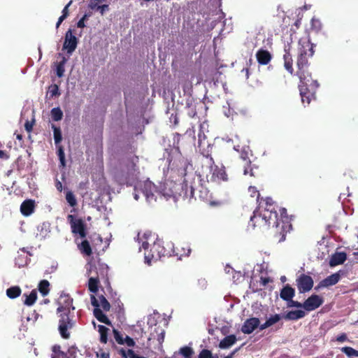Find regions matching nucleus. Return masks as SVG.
Here are the masks:
<instances>
[{
    "label": "nucleus",
    "instance_id": "f257e3e1",
    "mask_svg": "<svg viewBox=\"0 0 358 358\" xmlns=\"http://www.w3.org/2000/svg\"><path fill=\"white\" fill-rule=\"evenodd\" d=\"M73 298L69 294L62 292L58 300L57 314L59 319L58 331L61 337L64 339H69L71 334L69 330L73 328L75 325L74 310L73 306Z\"/></svg>",
    "mask_w": 358,
    "mask_h": 358
},
{
    "label": "nucleus",
    "instance_id": "f03ea898",
    "mask_svg": "<svg viewBox=\"0 0 358 358\" xmlns=\"http://www.w3.org/2000/svg\"><path fill=\"white\" fill-rule=\"evenodd\" d=\"M297 76L300 80L299 85L301 101L303 103L309 104L310 101L315 99V94L320 85L317 80L312 78L308 69L297 71Z\"/></svg>",
    "mask_w": 358,
    "mask_h": 358
},
{
    "label": "nucleus",
    "instance_id": "7ed1b4c3",
    "mask_svg": "<svg viewBox=\"0 0 358 358\" xmlns=\"http://www.w3.org/2000/svg\"><path fill=\"white\" fill-rule=\"evenodd\" d=\"M151 233H145L144 237L147 241H143L140 249L144 250L145 262L150 264L152 262H157L166 255V250L163 246L162 241L156 238L151 240L152 244L148 239H150Z\"/></svg>",
    "mask_w": 358,
    "mask_h": 358
},
{
    "label": "nucleus",
    "instance_id": "20e7f679",
    "mask_svg": "<svg viewBox=\"0 0 358 358\" xmlns=\"http://www.w3.org/2000/svg\"><path fill=\"white\" fill-rule=\"evenodd\" d=\"M279 211L280 217L278 215L277 222H272L271 224L273 227V238L276 242L281 243L285 240L286 235L292 229V225L287 210L285 208H280Z\"/></svg>",
    "mask_w": 358,
    "mask_h": 358
},
{
    "label": "nucleus",
    "instance_id": "39448f33",
    "mask_svg": "<svg viewBox=\"0 0 358 358\" xmlns=\"http://www.w3.org/2000/svg\"><path fill=\"white\" fill-rule=\"evenodd\" d=\"M278 206L275 204L264 205L263 208L259 210L255 211L253 216L250 217V224L254 227L257 224L261 225H271L272 222H277L278 213L276 208Z\"/></svg>",
    "mask_w": 358,
    "mask_h": 358
},
{
    "label": "nucleus",
    "instance_id": "423d86ee",
    "mask_svg": "<svg viewBox=\"0 0 358 358\" xmlns=\"http://www.w3.org/2000/svg\"><path fill=\"white\" fill-rule=\"evenodd\" d=\"M202 155L205 157L207 168L209 169L210 176L206 174L208 182H219L220 181L227 182L229 180L228 175L226 173L225 167L218 166L215 164L214 159L211 154L207 151L202 152Z\"/></svg>",
    "mask_w": 358,
    "mask_h": 358
},
{
    "label": "nucleus",
    "instance_id": "0eeeda50",
    "mask_svg": "<svg viewBox=\"0 0 358 358\" xmlns=\"http://www.w3.org/2000/svg\"><path fill=\"white\" fill-rule=\"evenodd\" d=\"M186 191L185 196L186 198H196L198 196L203 201H210L212 199L211 193L210 192L208 187H204L202 184L199 185L198 187H194L193 186L189 187V191L187 189V185H185Z\"/></svg>",
    "mask_w": 358,
    "mask_h": 358
},
{
    "label": "nucleus",
    "instance_id": "6e6552de",
    "mask_svg": "<svg viewBox=\"0 0 358 358\" xmlns=\"http://www.w3.org/2000/svg\"><path fill=\"white\" fill-rule=\"evenodd\" d=\"M67 220L70 224L71 232L73 234H78L82 238L86 237V224L81 218H76L74 215H69L67 216Z\"/></svg>",
    "mask_w": 358,
    "mask_h": 358
},
{
    "label": "nucleus",
    "instance_id": "1a4fd4ad",
    "mask_svg": "<svg viewBox=\"0 0 358 358\" xmlns=\"http://www.w3.org/2000/svg\"><path fill=\"white\" fill-rule=\"evenodd\" d=\"M139 187L148 201H156V194L159 192L152 182L149 180L143 181L139 184Z\"/></svg>",
    "mask_w": 358,
    "mask_h": 358
},
{
    "label": "nucleus",
    "instance_id": "9d476101",
    "mask_svg": "<svg viewBox=\"0 0 358 358\" xmlns=\"http://www.w3.org/2000/svg\"><path fill=\"white\" fill-rule=\"evenodd\" d=\"M314 281L311 276L301 274L296 279V286L300 293L309 292L313 287Z\"/></svg>",
    "mask_w": 358,
    "mask_h": 358
},
{
    "label": "nucleus",
    "instance_id": "9b49d317",
    "mask_svg": "<svg viewBox=\"0 0 358 358\" xmlns=\"http://www.w3.org/2000/svg\"><path fill=\"white\" fill-rule=\"evenodd\" d=\"M298 54L313 57L314 55V44L311 43L309 38H301L298 43Z\"/></svg>",
    "mask_w": 358,
    "mask_h": 358
},
{
    "label": "nucleus",
    "instance_id": "f8f14e48",
    "mask_svg": "<svg viewBox=\"0 0 358 358\" xmlns=\"http://www.w3.org/2000/svg\"><path fill=\"white\" fill-rule=\"evenodd\" d=\"M78 43V38L73 34L72 30L69 29L65 34L63 49L66 50L67 53L71 55L76 49Z\"/></svg>",
    "mask_w": 358,
    "mask_h": 358
},
{
    "label": "nucleus",
    "instance_id": "ddd939ff",
    "mask_svg": "<svg viewBox=\"0 0 358 358\" xmlns=\"http://www.w3.org/2000/svg\"><path fill=\"white\" fill-rule=\"evenodd\" d=\"M323 303L322 297L317 294H313L303 303V308L307 311H313L322 306Z\"/></svg>",
    "mask_w": 358,
    "mask_h": 358
},
{
    "label": "nucleus",
    "instance_id": "4468645a",
    "mask_svg": "<svg viewBox=\"0 0 358 358\" xmlns=\"http://www.w3.org/2000/svg\"><path fill=\"white\" fill-rule=\"evenodd\" d=\"M260 322L259 320L257 317H251L249 319H247L242 327H241V331L245 334H250L253 332V331L257 329L258 327L260 326Z\"/></svg>",
    "mask_w": 358,
    "mask_h": 358
},
{
    "label": "nucleus",
    "instance_id": "2eb2a0df",
    "mask_svg": "<svg viewBox=\"0 0 358 358\" xmlns=\"http://www.w3.org/2000/svg\"><path fill=\"white\" fill-rule=\"evenodd\" d=\"M255 56L258 64L264 66L268 64L273 58L271 53L268 50L263 48L258 50Z\"/></svg>",
    "mask_w": 358,
    "mask_h": 358
},
{
    "label": "nucleus",
    "instance_id": "dca6fc26",
    "mask_svg": "<svg viewBox=\"0 0 358 358\" xmlns=\"http://www.w3.org/2000/svg\"><path fill=\"white\" fill-rule=\"evenodd\" d=\"M99 300L96 298L94 294L90 296V300L92 305L95 307V308H99V307H101L104 311H109L110 308V304L106 299V297L103 295L99 296Z\"/></svg>",
    "mask_w": 358,
    "mask_h": 358
},
{
    "label": "nucleus",
    "instance_id": "f3484780",
    "mask_svg": "<svg viewBox=\"0 0 358 358\" xmlns=\"http://www.w3.org/2000/svg\"><path fill=\"white\" fill-rule=\"evenodd\" d=\"M164 336L165 330L162 327L155 324V327L152 329L149 340L157 339L161 345L164 341Z\"/></svg>",
    "mask_w": 358,
    "mask_h": 358
},
{
    "label": "nucleus",
    "instance_id": "a211bd4d",
    "mask_svg": "<svg viewBox=\"0 0 358 358\" xmlns=\"http://www.w3.org/2000/svg\"><path fill=\"white\" fill-rule=\"evenodd\" d=\"M35 208V202L31 199L24 201L20 206L21 213L24 216H29L32 214Z\"/></svg>",
    "mask_w": 358,
    "mask_h": 358
},
{
    "label": "nucleus",
    "instance_id": "6ab92c4d",
    "mask_svg": "<svg viewBox=\"0 0 358 358\" xmlns=\"http://www.w3.org/2000/svg\"><path fill=\"white\" fill-rule=\"evenodd\" d=\"M194 352L189 346H183L178 351L175 352L172 358H192Z\"/></svg>",
    "mask_w": 358,
    "mask_h": 358
},
{
    "label": "nucleus",
    "instance_id": "aec40b11",
    "mask_svg": "<svg viewBox=\"0 0 358 358\" xmlns=\"http://www.w3.org/2000/svg\"><path fill=\"white\" fill-rule=\"evenodd\" d=\"M198 147L199 149V151L202 154L203 151H205L206 152L208 151L210 154L212 152V146L208 142H205L206 140V136L203 133L200 131L198 134Z\"/></svg>",
    "mask_w": 358,
    "mask_h": 358
},
{
    "label": "nucleus",
    "instance_id": "412c9836",
    "mask_svg": "<svg viewBox=\"0 0 358 358\" xmlns=\"http://www.w3.org/2000/svg\"><path fill=\"white\" fill-rule=\"evenodd\" d=\"M346 259L347 255L345 252H336L331 256L329 260V265L330 266L333 267L339 264H342L345 262Z\"/></svg>",
    "mask_w": 358,
    "mask_h": 358
},
{
    "label": "nucleus",
    "instance_id": "4be33fe9",
    "mask_svg": "<svg viewBox=\"0 0 358 358\" xmlns=\"http://www.w3.org/2000/svg\"><path fill=\"white\" fill-rule=\"evenodd\" d=\"M284 66L285 69L290 73L292 74L294 69L292 66L293 59L292 56L290 53L289 48H285V54L283 55Z\"/></svg>",
    "mask_w": 358,
    "mask_h": 358
},
{
    "label": "nucleus",
    "instance_id": "5701e85b",
    "mask_svg": "<svg viewBox=\"0 0 358 358\" xmlns=\"http://www.w3.org/2000/svg\"><path fill=\"white\" fill-rule=\"evenodd\" d=\"M243 174L245 176L249 175L251 177H257L259 175V167L249 161L247 164H243Z\"/></svg>",
    "mask_w": 358,
    "mask_h": 358
},
{
    "label": "nucleus",
    "instance_id": "b1692460",
    "mask_svg": "<svg viewBox=\"0 0 358 358\" xmlns=\"http://www.w3.org/2000/svg\"><path fill=\"white\" fill-rule=\"evenodd\" d=\"M306 313L301 310H290L286 314L282 315V317L287 320H298L304 317Z\"/></svg>",
    "mask_w": 358,
    "mask_h": 358
},
{
    "label": "nucleus",
    "instance_id": "393cba45",
    "mask_svg": "<svg viewBox=\"0 0 358 358\" xmlns=\"http://www.w3.org/2000/svg\"><path fill=\"white\" fill-rule=\"evenodd\" d=\"M295 294V290L289 285H286L281 289L280 293V298L284 301L291 300Z\"/></svg>",
    "mask_w": 358,
    "mask_h": 358
},
{
    "label": "nucleus",
    "instance_id": "a878e982",
    "mask_svg": "<svg viewBox=\"0 0 358 358\" xmlns=\"http://www.w3.org/2000/svg\"><path fill=\"white\" fill-rule=\"evenodd\" d=\"M282 317L280 314L271 315L266 322L259 326V330L262 331L278 322Z\"/></svg>",
    "mask_w": 358,
    "mask_h": 358
},
{
    "label": "nucleus",
    "instance_id": "bb28decb",
    "mask_svg": "<svg viewBox=\"0 0 358 358\" xmlns=\"http://www.w3.org/2000/svg\"><path fill=\"white\" fill-rule=\"evenodd\" d=\"M311 57L310 56L303 55V54H298L297 60H296V66L298 68L297 71H303L308 69V58Z\"/></svg>",
    "mask_w": 358,
    "mask_h": 358
},
{
    "label": "nucleus",
    "instance_id": "cd10ccee",
    "mask_svg": "<svg viewBox=\"0 0 358 358\" xmlns=\"http://www.w3.org/2000/svg\"><path fill=\"white\" fill-rule=\"evenodd\" d=\"M138 162L137 156H131L124 160V164L127 166L128 173H134L136 171V163Z\"/></svg>",
    "mask_w": 358,
    "mask_h": 358
},
{
    "label": "nucleus",
    "instance_id": "c85d7f7f",
    "mask_svg": "<svg viewBox=\"0 0 358 358\" xmlns=\"http://www.w3.org/2000/svg\"><path fill=\"white\" fill-rule=\"evenodd\" d=\"M237 341L235 335L231 334L224 337L219 343V348L221 349H227L232 346Z\"/></svg>",
    "mask_w": 358,
    "mask_h": 358
},
{
    "label": "nucleus",
    "instance_id": "c756f323",
    "mask_svg": "<svg viewBox=\"0 0 358 358\" xmlns=\"http://www.w3.org/2000/svg\"><path fill=\"white\" fill-rule=\"evenodd\" d=\"M341 279V275L339 272L333 273L324 280H322L323 285H327V287L333 286L338 282Z\"/></svg>",
    "mask_w": 358,
    "mask_h": 358
},
{
    "label": "nucleus",
    "instance_id": "7c9ffc66",
    "mask_svg": "<svg viewBox=\"0 0 358 358\" xmlns=\"http://www.w3.org/2000/svg\"><path fill=\"white\" fill-rule=\"evenodd\" d=\"M23 297L25 298L24 304L27 306H31L36 303L37 300V292L36 289H33L29 294L24 293Z\"/></svg>",
    "mask_w": 358,
    "mask_h": 358
},
{
    "label": "nucleus",
    "instance_id": "2f4dec72",
    "mask_svg": "<svg viewBox=\"0 0 358 358\" xmlns=\"http://www.w3.org/2000/svg\"><path fill=\"white\" fill-rule=\"evenodd\" d=\"M94 315L99 322L108 325L111 324L110 320L100 308H94Z\"/></svg>",
    "mask_w": 358,
    "mask_h": 358
},
{
    "label": "nucleus",
    "instance_id": "473e14b6",
    "mask_svg": "<svg viewBox=\"0 0 358 358\" xmlns=\"http://www.w3.org/2000/svg\"><path fill=\"white\" fill-rule=\"evenodd\" d=\"M22 293L21 288L16 285L12 286L6 289V295L8 298L11 299H16L20 296Z\"/></svg>",
    "mask_w": 358,
    "mask_h": 358
},
{
    "label": "nucleus",
    "instance_id": "72a5a7b5",
    "mask_svg": "<svg viewBox=\"0 0 358 358\" xmlns=\"http://www.w3.org/2000/svg\"><path fill=\"white\" fill-rule=\"evenodd\" d=\"M99 279L98 277H91L88 280V289L90 292L96 294L99 289Z\"/></svg>",
    "mask_w": 358,
    "mask_h": 358
},
{
    "label": "nucleus",
    "instance_id": "f704fd0d",
    "mask_svg": "<svg viewBox=\"0 0 358 358\" xmlns=\"http://www.w3.org/2000/svg\"><path fill=\"white\" fill-rule=\"evenodd\" d=\"M78 249L81 253L87 256H90L92 254L90 244L87 240L83 241L81 243L78 245Z\"/></svg>",
    "mask_w": 358,
    "mask_h": 358
},
{
    "label": "nucleus",
    "instance_id": "c9c22d12",
    "mask_svg": "<svg viewBox=\"0 0 358 358\" xmlns=\"http://www.w3.org/2000/svg\"><path fill=\"white\" fill-rule=\"evenodd\" d=\"M38 289L43 296H46L50 292V282L47 280L40 281Z\"/></svg>",
    "mask_w": 358,
    "mask_h": 358
},
{
    "label": "nucleus",
    "instance_id": "e433bc0d",
    "mask_svg": "<svg viewBox=\"0 0 358 358\" xmlns=\"http://www.w3.org/2000/svg\"><path fill=\"white\" fill-rule=\"evenodd\" d=\"M67 62V59L62 56V60L57 64L56 66V73L59 78H61L64 76V73L65 71L64 66Z\"/></svg>",
    "mask_w": 358,
    "mask_h": 358
},
{
    "label": "nucleus",
    "instance_id": "4c0bfd02",
    "mask_svg": "<svg viewBox=\"0 0 358 358\" xmlns=\"http://www.w3.org/2000/svg\"><path fill=\"white\" fill-rule=\"evenodd\" d=\"M108 329L103 325L98 326V331L100 334V341L102 343H106L108 341Z\"/></svg>",
    "mask_w": 358,
    "mask_h": 358
},
{
    "label": "nucleus",
    "instance_id": "58836bf2",
    "mask_svg": "<svg viewBox=\"0 0 358 358\" xmlns=\"http://www.w3.org/2000/svg\"><path fill=\"white\" fill-rule=\"evenodd\" d=\"M52 351L55 354L52 355V358H66L67 357L66 353L61 350V346L59 345H53Z\"/></svg>",
    "mask_w": 358,
    "mask_h": 358
},
{
    "label": "nucleus",
    "instance_id": "ea45409f",
    "mask_svg": "<svg viewBox=\"0 0 358 358\" xmlns=\"http://www.w3.org/2000/svg\"><path fill=\"white\" fill-rule=\"evenodd\" d=\"M52 128L53 129L55 143L56 145H58L62 140L61 129L55 124H52Z\"/></svg>",
    "mask_w": 358,
    "mask_h": 358
},
{
    "label": "nucleus",
    "instance_id": "a19ab883",
    "mask_svg": "<svg viewBox=\"0 0 358 358\" xmlns=\"http://www.w3.org/2000/svg\"><path fill=\"white\" fill-rule=\"evenodd\" d=\"M66 200L71 207L74 208L78 204L77 199L71 191H67L66 192Z\"/></svg>",
    "mask_w": 358,
    "mask_h": 358
},
{
    "label": "nucleus",
    "instance_id": "79ce46f5",
    "mask_svg": "<svg viewBox=\"0 0 358 358\" xmlns=\"http://www.w3.org/2000/svg\"><path fill=\"white\" fill-rule=\"evenodd\" d=\"M255 65L253 59L250 58L249 60L246 62V66L242 69V73H245V78L248 80L250 78V76L252 75V66Z\"/></svg>",
    "mask_w": 358,
    "mask_h": 358
},
{
    "label": "nucleus",
    "instance_id": "37998d69",
    "mask_svg": "<svg viewBox=\"0 0 358 358\" xmlns=\"http://www.w3.org/2000/svg\"><path fill=\"white\" fill-rule=\"evenodd\" d=\"M51 116L54 121H59L63 117V112L59 107L53 108L51 110Z\"/></svg>",
    "mask_w": 358,
    "mask_h": 358
},
{
    "label": "nucleus",
    "instance_id": "c03bdc74",
    "mask_svg": "<svg viewBox=\"0 0 358 358\" xmlns=\"http://www.w3.org/2000/svg\"><path fill=\"white\" fill-rule=\"evenodd\" d=\"M47 95H49L50 98H53L54 96L60 95L58 85L56 84L51 85L48 87Z\"/></svg>",
    "mask_w": 358,
    "mask_h": 358
},
{
    "label": "nucleus",
    "instance_id": "a18cd8bd",
    "mask_svg": "<svg viewBox=\"0 0 358 358\" xmlns=\"http://www.w3.org/2000/svg\"><path fill=\"white\" fill-rule=\"evenodd\" d=\"M180 184L175 183L172 181L170 182V197H176L178 194V190L181 189Z\"/></svg>",
    "mask_w": 358,
    "mask_h": 358
},
{
    "label": "nucleus",
    "instance_id": "49530a36",
    "mask_svg": "<svg viewBox=\"0 0 358 358\" xmlns=\"http://www.w3.org/2000/svg\"><path fill=\"white\" fill-rule=\"evenodd\" d=\"M57 146V155L60 162L61 166L64 167L66 166L65 154L64 148L62 145Z\"/></svg>",
    "mask_w": 358,
    "mask_h": 358
},
{
    "label": "nucleus",
    "instance_id": "de8ad7c7",
    "mask_svg": "<svg viewBox=\"0 0 358 358\" xmlns=\"http://www.w3.org/2000/svg\"><path fill=\"white\" fill-rule=\"evenodd\" d=\"M341 351L349 357L352 356L358 357V350L352 348V347H343L341 348Z\"/></svg>",
    "mask_w": 358,
    "mask_h": 358
},
{
    "label": "nucleus",
    "instance_id": "09e8293b",
    "mask_svg": "<svg viewBox=\"0 0 358 358\" xmlns=\"http://www.w3.org/2000/svg\"><path fill=\"white\" fill-rule=\"evenodd\" d=\"M259 210H261L264 205H269V204H275L273 199L270 197H266L265 199L262 198L261 200L259 199Z\"/></svg>",
    "mask_w": 358,
    "mask_h": 358
},
{
    "label": "nucleus",
    "instance_id": "8fccbe9b",
    "mask_svg": "<svg viewBox=\"0 0 358 358\" xmlns=\"http://www.w3.org/2000/svg\"><path fill=\"white\" fill-rule=\"evenodd\" d=\"M113 334H114V338H115L116 342L120 345H124V338H123L121 333L119 331L114 329Z\"/></svg>",
    "mask_w": 358,
    "mask_h": 358
},
{
    "label": "nucleus",
    "instance_id": "3c124183",
    "mask_svg": "<svg viewBox=\"0 0 358 358\" xmlns=\"http://www.w3.org/2000/svg\"><path fill=\"white\" fill-rule=\"evenodd\" d=\"M197 358H213V353L209 350L203 349L199 352Z\"/></svg>",
    "mask_w": 358,
    "mask_h": 358
},
{
    "label": "nucleus",
    "instance_id": "603ef678",
    "mask_svg": "<svg viewBox=\"0 0 358 358\" xmlns=\"http://www.w3.org/2000/svg\"><path fill=\"white\" fill-rule=\"evenodd\" d=\"M90 13H85L83 17L77 22V27L84 28L85 27V21L87 20L90 17Z\"/></svg>",
    "mask_w": 358,
    "mask_h": 358
},
{
    "label": "nucleus",
    "instance_id": "864d4df0",
    "mask_svg": "<svg viewBox=\"0 0 358 358\" xmlns=\"http://www.w3.org/2000/svg\"><path fill=\"white\" fill-rule=\"evenodd\" d=\"M248 191L250 193L251 196H252V197L256 196L257 201H259V199L260 197V194H259V191L257 189V188L255 187L250 186L248 189Z\"/></svg>",
    "mask_w": 358,
    "mask_h": 358
},
{
    "label": "nucleus",
    "instance_id": "5fc2aeb1",
    "mask_svg": "<svg viewBox=\"0 0 358 358\" xmlns=\"http://www.w3.org/2000/svg\"><path fill=\"white\" fill-rule=\"evenodd\" d=\"M35 123V120H32L31 121L27 120L24 124L25 129L27 132H31L33 129V126Z\"/></svg>",
    "mask_w": 358,
    "mask_h": 358
},
{
    "label": "nucleus",
    "instance_id": "6e6d98bb",
    "mask_svg": "<svg viewBox=\"0 0 358 358\" xmlns=\"http://www.w3.org/2000/svg\"><path fill=\"white\" fill-rule=\"evenodd\" d=\"M180 137H182V135L178 133H176L174 135V147L178 150H179L181 145L180 143Z\"/></svg>",
    "mask_w": 358,
    "mask_h": 358
},
{
    "label": "nucleus",
    "instance_id": "4d7b16f0",
    "mask_svg": "<svg viewBox=\"0 0 358 358\" xmlns=\"http://www.w3.org/2000/svg\"><path fill=\"white\" fill-rule=\"evenodd\" d=\"M287 301L288 302L289 307L303 308V303H301L297 301H294V300H292V299L291 300H288Z\"/></svg>",
    "mask_w": 358,
    "mask_h": 358
},
{
    "label": "nucleus",
    "instance_id": "13d9d810",
    "mask_svg": "<svg viewBox=\"0 0 358 358\" xmlns=\"http://www.w3.org/2000/svg\"><path fill=\"white\" fill-rule=\"evenodd\" d=\"M311 26H312V29H313L316 31H319L322 27L320 20H315V19L312 20Z\"/></svg>",
    "mask_w": 358,
    "mask_h": 358
},
{
    "label": "nucleus",
    "instance_id": "bf43d9fd",
    "mask_svg": "<svg viewBox=\"0 0 358 358\" xmlns=\"http://www.w3.org/2000/svg\"><path fill=\"white\" fill-rule=\"evenodd\" d=\"M124 341V344H126L129 347H134L135 345L134 341L128 336H126Z\"/></svg>",
    "mask_w": 358,
    "mask_h": 358
},
{
    "label": "nucleus",
    "instance_id": "052dcab7",
    "mask_svg": "<svg viewBox=\"0 0 358 358\" xmlns=\"http://www.w3.org/2000/svg\"><path fill=\"white\" fill-rule=\"evenodd\" d=\"M127 355L129 357V358H146L143 356H140L134 352L133 350L129 349L127 350Z\"/></svg>",
    "mask_w": 358,
    "mask_h": 358
},
{
    "label": "nucleus",
    "instance_id": "680f3d73",
    "mask_svg": "<svg viewBox=\"0 0 358 358\" xmlns=\"http://www.w3.org/2000/svg\"><path fill=\"white\" fill-rule=\"evenodd\" d=\"M241 158L243 159L244 164H247L250 160L248 152L243 150L241 153Z\"/></svg>",
    "mask_w": 358,
    "mask_h": 358
},
{
    "label": "nucleus",
    "instance_id": "e2e57ef3",
    "mask_svg": "<svg viewBox=\"0 0 358 358\" xmlns=\"http://www.w3.org/2000/svg\"><path fill=\"white\" fill-rule=\"evenodd\" d=\"M73 1H70L66 6L65 7L63 8L62 10V15H65L66 17H68V16L69 15V6L71 5Z\"/></svg>",
    "mask_w": 358,
    "mask_h": 358
},
{
    "label": "nucleus",
    "instance_id": "0e129e2a",
    "mask_svg": "<svg viewBox=\"0 0 358 358\" xmlns=\"http://www.w3.org/2000/svg\"><path fill=\"white\" fill-rule=\"evenodd\" d=\"M97 10H99L101 15H103L106 10H109V6L108 4H104L97 6Z\"/></svg>",
    "mask_w": 358,
    "mask_h": 358
},
{
    "label": "nucleus",
    "instance_id": "69168bd1",
    "mask_svg": "<svg viewBox=\"0 0 358 358\" xmlns=\"http://www.w3.org/2000/svg\"><path fill=\"white\" fill-rule=\"evenodd\" d=\"M194 134H195V130L194 129V127L187 129L185 133V136L188 135L189 136H192V139L194 141L195 140Z\"/></svg>",
    "mask_w": 358,
    "mask_h": 358
},
{
    "label": "nucleus",
    "instance_id": "338daca9",
    "mask_svg": "<svg viewBox=\"0 0 358 358\" xmlns=\"http://www.w3.org/2000/svg\"><path fill=\"white\" fill-rule=\"evenodd\" d=\"M99 3L100 2H97V1L92 0L89 3V8H91L92 10H94V9L97 10V6H99L98 5Z\"/></svg>",
    "mask_w": 358,
    "mask_h": 358
},
{
    "label": "nucleus",
    "instance_id": "774afa93",
    "mask_svg": "<svg viewBox=\"0 0 358 358\" xmlns=\"http://www.w3.org/2000/svg\"><path fill=\"white\" fill-rule=\"evenodd\" d=\"M347 340H348V337H347L346 334H345V333L340 334L336 338V341L338 342H341V343L344 342Z\"/></svg>",
    "mask_w": 358,
    "mask_h": 358
}]
</instances>
